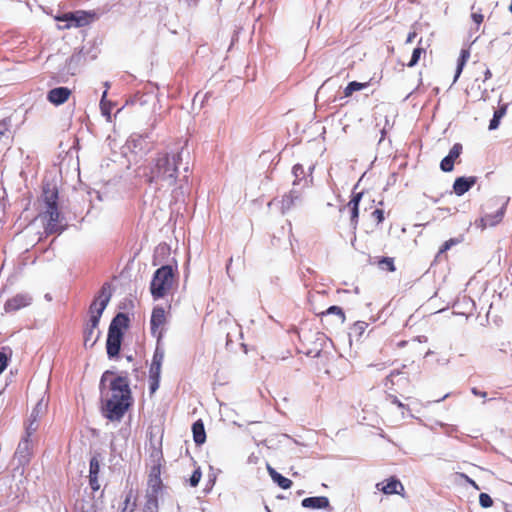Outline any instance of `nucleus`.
<instances>
[{
	"label": "nucleus",
	"mask_w": 512,
	"mask_h": 512,
	"mask_svg": "<svg viewBox=\"0 0 512 512\" xmlns=\"http://www.w3.org/2000/svg\"><path fill=\"white\" fill-rule=\"evenodd\" d=\"M107 97V91H104L101 97L100 101V109L101 113L104 117H106L107 121H111V109H112V102L106 100Z\"/></svg>",
	"instance_id": "obj_23"
},
{
	"label": "nucleus",
	"mask_w": 512,
	"mask_h": 512,
	"mask_svg": "<svg viewBox=\"0 0 512 512\" xmlns=\"http://www.w3.org/2000/svg\"><path fill=\"white\" fill-rule=\"evenodd\" d=\"M166 322L165 310L162 307H155L151 315V333L159 340L163 334V327Z\"/></svg>",
	"instance_id": "obj_7"
},
{
	"label": "nucleus",
	"mask_w": 512,
	"mask_h": 512,
	"mask_svg": "<svg viewBox=\"0 0 512 512\" xmlns=\"http://www.w3.org/2000/svg\"><path fill=\"white\" fill-rule=\"evenodd\" d=\"M326 314H335L340 317L341 322H344L345 315L343 310L338 306H331L327 309Z\"/></svg>",
	"instance_id": "obj_38"
},
{
	"label": "nucleus",
	"mask_w": 512,
	"mask_h": 512,
	"mask_svg": "<svg viewBox=\"0 0 512 512\" xmlns=\"http://www.w3.org/2000/svg\"><path fill=\"white\" fill-rule=\"evenodd\" d=\"M85 12L77 11L75 13H65L61 17H57L58 21H65L67 24L65 25V28H70L72 25L79 27L86 23L85 19Z\"/></svg>",
	"instance_id": "obj_12"
},
{
	"label": "nucleus",
	"mask_w": 512,
	"mask_h": 512,
	"mask_svg": "<svg viewBox=\"0 0 512 512\" xmlns=\"http://www.w3.org/2000/svg\"><path fill=\"white\" fill-rule=\"evenodd\" d=\"M5 348L0 351V374L4 371L8 364V355Z\"/></svg>",
	"instance_id": "obj_40"
},
{
	"label": "nucleus",
	"mask_w": 512,
	"mask_h": 512,
	"mask_svg": "<svg viewBox=\"0 0 512 512\" xmlns=\"http://www.w3.org/2000/svg\"><path fill=\"white\" fill-rule=\"evenodd\" d=\"M192 432H193L194 442L197 445H201V444H203L205 442V440H206V433H205L204 425H203L201 420L196 421L192 425Z\"/></svg>",
	"instance_id": "obj_18"
},
{
	"label": "nucleus",
	"mask_w": 512,
	"mask_h": 512,
	"mask_svg": "<svg viewBox=\"0 0 512 512\" xmlns=\"http://www.w3.org/2000/svg\"><path fill=\"white\" fill-rule=\"evenodd\" d=\"M293 175L295 177V180L293 182V185H297L299 183V181L302 179V177L304 176V169H303V166L300 165V164H296L294 167H293Z\"/></svg>",
	"instance_id": "obj_28"
},
{
	"label": "nucleus",
	"mask_w": 512,
	"mask_h": 512,
	"mask_svg": "<svg viewBox=\"0 0 512 512\" xmlns=\"http://www.w3.org/2000/svg\"><path fill=\"white\" fill-rule=\"evenodd\" d=\"M388 398L391 401V403L396 404L399 408H405V405L401 403L396 396L388 395Z\"/></svg>",
	"instance_id": "obj_49"
},
{
	"label": "nucleus",
	"mask_w": 512,
	"mask_h": 512,
	"mask_svg": "<svg viewBox=\"0 0 512 512\" xmlns=\"http://www.w3.org/2000/svg\"><path fill=\"white\" fill-rule=\"evenodd\" d=\"M509 11L512 13V0H511V4H510V7H509Z\"/></svg>",
	"instance_id": "obj_54"
},
{
	"label": "nucleus",
	"mask_w": 512,
	"mask_h": 512,
	"mask_svg": "<svg viewBox=\"0 0 512 512\" xmlns=\"http://www.w3.org/2000/svg\"><path fill=\"white\" fill-rule=\"evenodd\" d=\"M201 476L202 474L200 469H196L189 479L190 485L192 487H196L200 482Z\"/></svg>",
	"instance_id": "obj_39"
},
{
	"label": "nucleus",
	"mask_w": 512,
	"mask_h": 512,
	"mask_svg": "<svg viewBox=\"0 0 512 512\" xmlns=\"http://www.w3.org/2000/svg\"><path fill=\"white\" fill-rule=\"evenodd\" d=\"M174 271L169 265L162 266L154 273L150 291L154 299L163 298L173 287Z\"/></svg>",
	"instance_id": "obj_6"
},
{
	"label": "nucleus",
	"mask_w": 512,
	"mask_h": 512,
	"mask_svg": "<svg viewBox=\"0 0 512 512\" xmlns=\"http://www.w3.org/2000/svg\"><path fill=\"white\" fill-rule=\"evenodd\" d=\"M100 471V464L97 457H92L89 465V476H97Z\"/></svg>",
	"instance_id": "obj_26"
},
{
	"label": "nucleus",
	"mask_w": 512,
	"mask_h": 512,
	"mask_svg": "<svg viewBox=\"0 0 512 512\" xmlns=\"http://www.w3.org/2000/svg\"><path fill=\"white\" fill-rule=\"evenodd\" d=\"M423 52H425V50H424L423 48H420V47L415 48V49H414V51H413V53H412L411 60H410V62L408 63V66H409V67H413V66H415V65L418 63V61H419V59H420V57H421V54H422Z\"/></svg>",
	"instance_id": "obj_29"
},
{
	"label": "nucleus",
	"mask_w": 512,
	"mask_h": 512,
	"mask_svg": "<svg viewBox=\"0 0 512 512\" xmlns=\"http://www.w3.org/2000/svg\"><path fill=\"white\" fill-rule=\"evenodd\" d=\"M104 86H105V88H106V90H107V89L110 87L109 82H105V83H104Z\"/></svg>",
	"instance_id": "obj_53"
},
{
	"label": "nucleus",
	"mask_w": 512,
	"mask_h": 512,
	"mask_svg": "<svg viewBox=\"0 0 512 512\" xmlns=\"http://www.w3.org/2000/svg\"><path fill=\"white\" fill-rule=\"evenodd\" d=\"M479 503L481 507L489 508L493 505V500L487 493H481L479 495Z\"/></svg>",
	"instance_id": "obj_32"
},
{
	"label": "nucleus",
	"mask_w": 512,
	"mask_h": 512,
	"mask_svg": "<svg viewBox=\"0 0 512 512\" xmlns=\"http://www.w3.org/2000/svg\"><path fill=\"white\" fill-rule=\"evenodd\" d=\"M415 36H416V33H414V32L413 33H409L406 42L407 43H411L414 40Z\"/></svg>",
	"instance_id": "obj_51"
},
{
	"label": "nucleus",
	"mask_w": 512,
	"mask_h": 512,
	"mask_svg": "<svg viewBox=\"0 0 512 512\" xmlns=\"http://www.w3.org/2000/svg\"><path fill=\"white\" fill-rule=\"evenodd\" d=\"M163 360H164V350L159 347H156V349L154 351L152 363L162 365Z\"/></svg>",
	"instance_id": "obj_35"
},
{
	"label": "nucleus",
	"mask_w": 512,
	"mask_h": 512,
	"mask_svg": "<svg viewBox=\"0 0 512 512\" xmlns=\"http://www.w3.org/2000/svg\"><path fill=\"white\" fill-rule=\"evenodd\" d=\"M301 505L304 508L326 509L330 506V502L325 496L308 497L302 500Z\"/></svg>",
	"instance_id": "obj_15"
},
{
	"label": "nucleus",
	"mask_w": 512,
	"mask_h": 512,
	"mask_svg": "<svg viewBox=\"0 0 512 512\" xmlns=\"http://www.w3.org/2000/svg\"><path fill=\"white\" fill-rule=\"evenodd\" d=\"M490 77H491V71L489 69H487L485 72V79H488Z\"/></svg>",
	"instance_id": "obj_52"
},
{
	"label": "nucleus",
	"mask_w": 512,
	"mask_h": 512,
	"mask_svg": "<svg viewBox=\"0 0 512 512\" xmlns=\"http://www.w3.org/2000/svg\"><path fill=\"white\" fill-rule=\"evenodd\" d=\"M268 473L272 480L278 484L279 487L282 489H289L292 485V481L284 476H282L280 473H278L275 469H273L271 466H267Z\"/></svg>",
	"instance_id": "obj_17"
},
{
	"label": "nucleus",
	"mask_w": 512,
	"mask_h": 512,
	"mask_svg": "<svg viewBox=\"0 0 512 512\" xmlns=\"http://www.w3.org/2000/svg\"><path fill=\"white\" fill-rule=\"evenodd\" d=\"M399 374V372H392L390 375L386 377L384 382V386L386 389H392L393 385L395 384L394 377L398 376Z\"/></svg>",
	"instance_id": "obj_42"
},
{
	"label": "nucleus",
	"mask_w": 512,
	"mask_h": 512,
	"mask_svg": "<svg viewBox=\"0 0 512 512\" xmlns=\"http://www.w3.org/2000/svg\"><path fill=\"white\" fill-rule=\"evenodd\" d=\"M460 477L463 478L467 483H469L476 490L480 489V487L477 485V483L474 480H472L470 477H468L466 474L461 473Z\"/></svg>",
	"instance_id": "obj_47"
},
{
	"label": "nucleus",
	"mask_w": 512,
	"mask_h": 512,
	"mask_svg": "<svg viewBox=\"0 0 512 512\" xmlns=\"http://www.w3.org/2000/svg\"><path fill=\"white\" fill-rule=\"evenodd\" d=\"M365 86H366V84H364V83H359V82H356V81H352L344 89V95L346 97H349V96L352 95L353 92L360 91L363 88H365Z\"/></svg>",
	"instance_id": "obj_25"
},
{
	"label": "nucleus",
	"mask_w": 512,
	"mask_h": 512,
	"mask_svg": "<svg viewBox=\"0 0 512 512\" xmlns=\"http://www.w3.org/2000/svg\"><path fill=\"white\" fill-rule=\"evenodd\" d=\"M351 209V226L356 229L359 216V206L348 205Z\"/></svg>",
	"instance_id": "obj_34"
},
{
	"label": "nucleus",
	"mask_w": 512,
	"mask_h": 512,
	"mask_svg": "<svg viewBox=\"0 0 512 512\" xmlns=\"http://www.w3.org/2000/svg\"><path fill=\"white\" fill-rule=\"evenodd\" d=\"M189 157L190 153L184 146L158 153L151 167L150 181L162 188L174 186L180 169L184 172L189 170Z\"/></svg>",
	"instance_id": "obj_2"
},
{
	"label": "nucleus",
	"mask_w": 512,
	"mask_h": 512,
	"mask_svg": "<svg viewBox=\"0 0 512 512\" xmlns=\"http://www.w3.org/2000/svg\"><path fill=\"white\" fill-rule=\"evenodd\" d=\"M111 371H105L100 380L102 413L110 421H120L132 405V395L128 379L117 376L112 380Z\"/></svg>",
	"instance_id": "obj_1"
},
{
	"label": "nucleus",
	"mask_w": 512,
	"mask_h": 512,
	"mask_svg": "<svg viewBox=\"0 0 512 512\" xmlns=\"http://www.w3.org/2000/svg\"><path fill=\"white\" fill-rule=\"evenodd\" d=\"M32 298L27 294H18L11 299L7 300L4 309L6 312L17 311L30 305Z\"/></svg>",
	"instance_id": "obj_10"
},
{
	"label": "nucleus",
	"mask_w": 512,
	"mask_h": 512,
	"mask_svg": "<svg viewBox=\"0 0 512 512\" xmlns=\"http://www.w3.org/2000/svg\"><path fill=\"white\" fill-rule=\"evenodd\" d=\"M376 488L387 495H402V492L404 491L403 484L395 477L389 478L386 482L377 483Z\"/></svg>",
	"instance_id": "obj_8"
},
{
	"label": "nucleus",
	"mask_w": 512,
	"mask_h": 512,
	"mask_svg": "<svg viewBox=\"0 0 512 512\" xmlns=\"http://www.w3.org/2000/svg\"><path fill=\"white\" fill-rule=\"evenodd\" d=\"M71 95V90L67 87H57L51 89L47 93V100L56 105L59 106L63 103H65Z\"/></svg>",
	"instance_id": "obj_9"
},
{
	"label": "nucleus",
	"mask_w": 512,
	"mask_h": 512,
	"mask_svg": "<svg viewBox=\"0 0 512 512\" xmlns=\"http://www.w3.org/2000/svg\"><path fill=\"white\" fill-rule=\"evenodd\" d=\"M33 449V441L31 437L24 435L21 441L18 444L16 454L20 458L21 461H28L29 457L32 453Z\"/></svg>",
	"instance_id": "obj_14"
},
{
	"label": "nucleus",
	"mask_w": 512,
	"mask_h": 512,
	"mask_svg": "<svg viewBox=\"0 0 512 512\" xmlns=\"http://www.w3.org/2000/svg\"><path fill=\"white\" fill-rule=\"evenodd\" d=\"M454 161L450 159L448 156L444 157L440 163V168L444 172H450L453 170Z\"/></svg>",
	"instance_id": "obj_31"
},
{
	"label": "nucleus",
	"mask_w": 512,
	"mask_h": 512,
	"mask_svg": "<svg viewBox=\"0 0 512 512\" xmlns=\"http://www.w3.org/2000/svg\"><path fill=\"white\" fill-rule=\"evenodd\" d=\"M362 193H356L353 195L352 199L349 201L348 205L359 206L360 200L362 198Z\"/></svg>",
	"instance_id": "obj_45"
},
{
	"label": "nucleus",
	"mask_w": 512,
	"mask_h": 512,
	"mask_svg": "<svg viewBox=\"0 0 512 512\" xmlns=\"http://www.w3.org/2000/svg\"><path fill=\"white\" fill-rule=\"evenodd\" d=\"M367 328V323L363 321L356 322L352 327V333L356 336H361Z\"/></svg>",
	"instance_id": "obj_30"
},
{
	"label": "nucleus",
	"mask_w": 512,
	"mask_h": 512,
	"mask_svg": "<svg viewBox=\"0 0 512 512\" xmlns=\"http://www.w3.org/2000/svg\"><path fill=\"white\" fill-rule=\"evenodd\" d=\"M46 410V403L44 402L43 399H40L36 406L33 408L31 414H30V419H34V420H39V418L44 414Z\"/></svg>",
	"instance_id": "obj_24"
},
{
	"label": "nucleus",
	"mask_w": 512,
	"mask_h": 512,
	"mask_svg": "<svg viewBox=\"0 0 512 512\" xmlns=\"http://www.w3.org/2000/svg\"><path fill=\"white\" fill-rule=\"evenodd\" d=\"M506 110H507V105H503L494 112L493 118L490 120V123H489V130H495L498 128V126L500 124V120L506 114Z\"/></svg>",
	"instance_id": "obj_22"
},
{
	"label": "nucleus",
	"mask_w": 512,
	"mask_h": 512,
	"mask_svg": "<svg viewBox=\"0 0 512 512\" xmlns=\"http://www.w3.org/2000/svg\"><path fill=\"white\" fill-rule=\"evenodd\" d=\"M128 317L124 313H118L110 323L106 341V349L109 358L119 354L123 338V329L128 325Z\"/></svg>",
	"instance_id": "obj_5"
},
{
	"label": "nucleus",
	"mask_w": 512,
	"mask_h": 512,
	"mask_svg": "<svg viewBox=\"0 0 512 512\" xmlns=\"http://www.w3.org/2000/svg\"><path fill=\"white\" fill-rule=\"evenodd\" d=\"M372 217L377 220V223H381L384 220L383 210L376 209L372 212Z\"/></svg>",
	"instance_id": "obj_44"
},
{
	"label": "nucleus",
	"mask_w": 512,
	"mask_h": 512,
	"mask_svg": "<svg viewBox=\"0 0 512 512\" xmlns=\"http://www.w3.org/2000/svg\"><path fill=\"white\" fill-rule=\"evenodd\" d=\"M83 56L80 52L72 54L66 61L67 72L75 74L76 67L82 62Z\"/></svg>",
	"instance_id": "obj_21"
},
{
	"label": "nucleus",
	"mask_w": 512,
	"mask_h": 512,
	"mask_svg": "<svg viewBox=\"0 0 512 512\" xmlns=\"http://www.w3.org/2000/svg\"><path fill=\"white\" fill-rule=\"evenodd\" d=\"M458 243H459L458 239H454V238L449 239L448 241L444 242V244L441 246L439 253H444V252L448 251L452 246H454Z\"/></svg>",
	"instance_id": "obj_41"
},
{
	"label": "nucleus",
	"mask_w": 512,
	"mask_h": 512,
	"mask_svg": "<svg viewBox=\"0 0 512 512\" xmlns=\"http://www.w3.org/2000/svg\"><path fill=\"white\" fill-rule=\"evenodd\" d=\"M504 213H505V204H503L495 213L484 215L480 219L478 225L482 229H485L486 227H493L502 221V219L504 217Z\"/></svg>",
	"instance_id": "obj_11"
},
{
	"label": "nucleus",
	"mask_w": 512,
	"mask_h": 512,
	"mask_svg": "<svg viewBox=\"0 0 512 512\" xmlns=\"http://www.w3.org/2000/svg\"><path fill=\"white\" fill-rule=\"evenodd\" d=\"M470 57V51L468 49H462L457 62V68L454 76V82L457 81L462 73V70Z\"/></svg>",
	"instance_id": "obj_20"
},
{
	"label": "nucleus",
	"mask_w": 512,
	"mask_h": 512,
	"mask_svg": "<svg viewBox=\"0 0 512 512\" xmlns=\"http://www.w3.org/2000/svg\"><path fill=\"white\" fill-rule=\"evenodd\" d=\"M476 183V177H458L454 181L453 191L457 196H462Z\"/></svg>",
	"instance_id": "obj_13"
},
{
	"label": "nucleus",
	"mask_w": 512,
	"mask_h": 512,
	"mask_svg": "<svg viewBox=\"0 0 512 512\" xmlns=\"http://www.w3.org/2000/svg\"><path fill=\"white\" fill-rule=\"evenodd\" d=\"M160 378H150V391L154 393L159 387Z\"/></svg>",
	"instance_id": "obj_46"
},
{
	"label": "nucleus",
	"mask_w": 512,
	"mask_h": 512,
	"mask_svg": "<svg viewBox=\"0 0 512 512\" xmlns=\"http://www.w3.org/2000/svg\"><path fill=\"white\" fill-rule=\"evenodd\" d=\"M472 17V20L479 26L482 22H483V19H484V16L481 14V13H473L471 15Z\"/></svg>",
	"instance_id": "obj_48"
},
{
	"label": "nucleus",
	"mask_w": 512,
	"mask_h": 512,
	"mask_svg": "<svg viewBox=\"0 0 512 512\" xmlns=\"http://www.w3.org/2000/svg\"><path fill=\"white\" fill-rule=\"evenodd\" d=\"M472 393L475 395V396H479V397H483L485 398L487 396V393L486 392H482V391H479L477 388H472Z\"/></svg>",
	"instance_id": "obj_50"
},
{
	"label": "nucleus",
	"mask_w": 512,
	"mask_h": 512,
	"mask_svg": "<svg viewBox=\"0 0 512 512\" xmlns=\"http://www.w3.org/2000/svg\"><path fill=\"white\" fill-rule=\"evenodd\" d=\"M462 151V145L459 143H456L453 145V147L450 149L449 154L447 155L450 159L455 161L461 154Z\"/></svg>",
	"instance_id": "obj_33"
},
{
	"label": "nucleus",
	"mask_w": 512,
	"mask_h": 512,
	"mask_svg": "<svg viewBox=\"0 0 512 512\" xmlns=\"http://www.w3.org/2000/svg\"><path fill=\"white\" fill-rule=\"evenodd\" d=\"M58 191L55 185L45 184L40 198L38 218L42 221L46 235L61 234L66 225L58 209Z\"/></svg>",
	"instance_id": "obj_3"
},
{
	"label": "nucleus",
	"mask_w": 512,
	"mask_h": 512,
	"mask_svg": "<svg viewBox=\"0 0 512 512\" xmlns=\"http://www.w3.org/2000/svg\"><path fill=\"white\" fill-rule=\"evenodd\" d=\"M301 202V193L297 190H291L288 194L283 196L281 202V211L282 213L287 212L296 204Z\"/></svg>",
	"instance_id": "obj_16"
},
{
	"label": "nucleus",
	"mask_w": 512,
	"mask_h": 512,
	"mask_svg": "<svg viewBox=\"0 0 512 512\" xmlns=\"http://www.w3.org/2000/svg\"><path fill=\"white\" fill-rule=\"evenodd\" d=\"M431 353H432L431 351H428V352L426 353V356L431 355Z\"/></svg>",
	"instance_id": "obj_55"
},
{
	"label": "nucleus",
	"mask_w": 512,
	"mask_h": 512,
	"mask_svg": "<svg viewBox=\"0 0 512 512\" xmlns=\"http://www.w3.org/2000/svg\"><path fill=\"white\" fill-rule=\"evenodd\" d=\"M89 484L93 491H97L100 488L97 476H89Z\"/></svg>",
	"instance_id": "obj_43"
},
{
	"label": "nucleus",
	"mask_w": 512,
	"mask_h": 512,
	"mask_svg": "<svg viewBox=\"0 0 512 512\" xmlns=\"http://www.w3.org/2000/svg\"><path fill=\"white\" fill-rule=\"evenodd\" d=\"M161 367L162 365L160 364L151 363L149 370V378H160Z\"/></svg>",
	"instance_id": "obj_37"
},
{
	"label": "nucleus",
	"mask_w": 512,
	"mask_h": 512,
	"mask_svg": "<svg viewBox=\"0 0 512 512\" xmlns=\"http://www.w3.org/2000/svg\"><path fill=\"white\" fill-rule=\"evenodd\" d=\"M379 265L382 269H387L388 271L391 272L395 270V266L391 258H382L379 261Z\"/></svg>",
	"instance_id": "obj_36"
},
{
	"label": "nucleus",
	"mask_w": 512,
	"mask_h": 512,
	"mask_svg": "<svg viewBox=\"0 0 512 512\" xmlns=\"http://www.w3.org/2000/svg\"><path fill=\"white\" fill-rule=\"evenodd\" d=\"M111 298L110 286L104 284L99 295L90 305V320L84 329V346L92 348L99 339L100 330L98 329L99 321L103 311L108 305Z\"/></svg>",
	"instance_id": "obj_4"
},
{
	"label": "nucleus",
	"mask_w": 512,
	"mask_h": 512,
	"mask_svg": "<svg viewBox=\"0 0 512 512\" xmlns=\"http://www.w3.org/2000/svg\"><path fill=\"white\" fill-rule=\"evenodd\" d=\"M144 139L139 135H132L127 140L125 148L129 151L137 153L143 150Z\"/></svg>",
	"instance_id": "obj_19"
},
{
	"label": "nucleus",
	"mask_w": 512,
	"mask_h": 512,
	"mask_svg": "<svg viewBox=\"0 0 512 512\" xmlns=\"http://www.w3.org/2000/svg\"><path fill=\"white\" fill-rule=\"evenodd\" d=\"M38 429V420L30 419L28 420V424L25 428V435L28 437H32V435L36 432Z\"/></svg>",
	"instance_id": "obj_27"
}]
</instances>
